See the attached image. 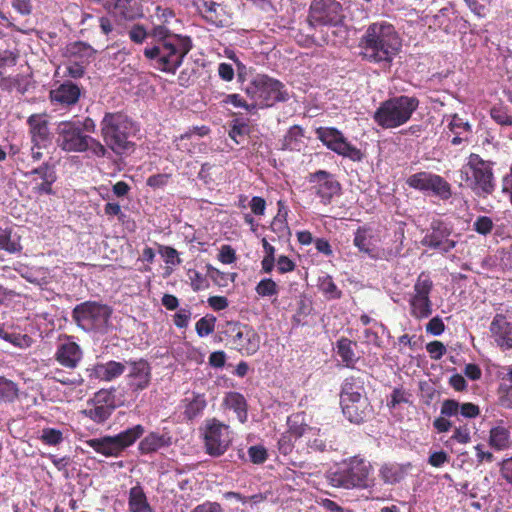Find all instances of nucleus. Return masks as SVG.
<instances>
[{"instance_id":"1","label":"nucleus","mask_w":512,"mask_h":512,"mask_svg":"<svg viewBox=\"0 0 512 512\" xmlns=\"http://www.w3.org/2000/svg\"><path fill=\"white\" fill-rule=\"evenodd\" d=\"M151 35L158 39V43L144 49L145 57L152 62L154 68L174 74L192 48L191 39L172 34L165 25L155 26Z\"/></svg>"},{"instance_id":"2","label":"nucleus","mask_w":512,"mask_h":512,"mask_svg":"<svg viewBox=\"0 0 512 512\" xmlns=\"http://www.w3.org/2000/svg\"><path fill=\"white\" fill-rule=\"evenodd\" d=\"M364 59L389 66L401 48V40L393 25L385 21L371 24L360 42Z\"/></svg>"},{"instance_id":"3","label":"nucleus","mask_w":512,"mask_h":512,"mask_svg":"<svg viewBox=\"0 0 512 512\" xmlns=\"http://www.w3.org/2000/svg\"><path fill=\"white\" fill-rule=\"evenodd\" d=\"M56 144L64 152L89 151L95 157L110 158L108 149L97 139L83 133L77 122L61 121L56 127Z\"/></svg>"},{"instance_id":"4","label":"nucleus","mask_w":512,"mask_h":512,"mask_svg":"<svg viewBox=\"0 0 512 512\" xmlns=\"http://www.w3.org/2000/svg\"><path fill=\"white\" fill-rule=\"evenodd\" d=\"M459 174L461 182L478 197L485 198L495 190L492 163L482 159L478 154L469 155Z\"/></svg>"},{"instance_id":"5","label":"nucleus","mask_w":512,"mask_h":512,"mask_svg":"<svg viewBox=\"0 0 512 512\" xmlns=\"http://www.w3.org/2000/svg\"><path fill=\"white\" fill-rule=\"evenodd\" d=\"M372 466L362 458L352 457L345 461L337 470L327 475L333 487L343 489L367 488L371 485L370 473Z\"/></svg>"},{"instance_id":"6","label":"nucleus","mask_w":512,"mask_h":512,"mask_svg":"<svg viewBox=\"0 0 512 512\" xmlns=\"http://www.w3.org/2000/svg\"><path fill=\"white\" fill-rule=\"evenodd\" d=\"M416 97L399 96L384 101L374 113L375 122L385 129L399 127L408 122L417 109Z\"/></svg>"},{"instance_id":"7","label":"nucleus","mask_w":512,"mask_h":512,"mask_svg":"<svg viewBox=\"0 0 512 512\" xmlns=\"http://www.w3.org/2000/svg\"><path fill=\"white\" fill-rule=\"evenodd\" d=\"M364 389L353 377L345 379L341 389V407L343 415L351 422L360 424L370 415L368 398Z\"/></svg>"},{"instance_id":"8","label":"nucleus","mask_w":512,"mask_h":512,"mask_svg":"<svg viewBox=\"0 0 512 512\" xmlns=\"http://www.w3.org/2000/svg\"><path fill=\"white\" fill-rule=\"evenodd\" d=\"M101 135L107 146L116 154H122L132 147L128 141L131 122L121 113H106L101 123Z\"/></svg>"},{"instance_id":"9","label":"nucleus","mask_w":512,"mask_h":512,"mask_svg":"<svg viewBox=\"0 0 512 512\" xmlns=\"http://www.w3.org/2000/svg\"><path fill=\"white\" fill-rule=\"evenodd\" d=\"M112 309L106 304L86 301L78 304L72 311V318L79 328L86 332L105 333Z\"/></svg>"},{"instance_id":"10","label":"nucleus","mask_w":512,"mask_h":512,"mask_svg":"<svg viewBox=\"0 0 512 512\" xmlns=\"http://www.w3.org/2000/svg\"><path fill=\"white\" fill-rule=\"evenodd\" d=\"M247 95L254 101L252 108L270 107L276 102L286 101L288 93L284 85L266 75H257L246 87Z\"/></svg>"},{"instance_id":"11","label":"nucleus","mask_w":512,"mask_h":512,"mask_svg":"<svg viewBox=\"0 0 512 512\" xmlns=\"http://www.w3.org/2000/svg\"><path fill=\"white\" fill-rule=\"evenodd\" d=\"M144 432V427L138 424L115 436L90 439L86 443L95 452L106 457H118L126 448L133 445L144 434Z\"/></svg>"},{"instance_id":"12","label":"nucleus","mask_w":512,"mask_h":512,"mask_svg":"<svg viewBox=\"0 0 512 512\" xmlns=\"http://www.w3.org/2000/svg\"><path fill=\"white\" fill-rule=\"evenodd\" d=\"M233 440L230 427L216 418L205 421L204 441L206 452L211 456L223 455Z\"/></svg>"},{"instance_id":"13","label":"nucleus","mask_w":512,"mask_h":512,"mask_svg":"<svg viewBox=\"0 0 512 512\" xmlns=\"http://www.w3.org/2000/svg\"><path fill=\"white\" fill-rule=\"evenodd\" d=\"M316 136L328 149L338 155L347 157L352 161L362 159L361 151L350 144L342 132L336 128L319 127L316 129Z\"/></svg>"},{"instance_id":"14","label":"nucleus","mask_w":512,"mask_h":512,"mask_svg":"<svg viewBox=\"0 0 512 512\" xmlns=\"http://www.w3.org/2000/svg\"><path fill=\"white\" fill-rule=\"evenodd\" d=\"M344 18L342 5L336 0H313L310 5V25L337 26Z\"/></svg>"},{"instance_id":"15","label":"nucleus","mask_w":512,"mask_h":512,"mask_svg":"<svg viewBox=\"0 0 512 512\" xmlns=\"http://www.w3.org/2000/svg\"><path fill=\"white\" fill-rule=\"evenodd\" d=\"M407 185L411 188L431 192L442 200H448L452 196L451 185L440 175L430 172H418L408 177Z\"/></svg>"},{"instance_id":"16","label":"nucleus","mask_w":512,"mask_h":512,"mask_svg":"<svg viewBox=\"0 0 512 512\" xmlns=\"http://www.w3.org/2000/svg\"><path fill=\"white\" fill-rule=\"evenodd\" d=\"M433 284L425 274H420L413 287L410 298L411 315L417 319L428 318L432 314V302L429 294Z\"/></svg>"},{"instance_id":"17","label":"nucleus","mask_w":512,"mask_h":512,"mask_svg":"<svg viewBox=\"0 0 512 512\" xmlns=\"http://www.w3.org/2000/svg\"><path fill=\"white\" fill-rule=\"evenodd\" d=\"M115 408L114 393L108 390H100L92 400V407L83 410V414L96 423H103L111 416Z\"/></svg>"},{"instance_id":"18","label":"nucleus","mask_w":512,"mask_h":512,"mask_svg":"<svg viewBox=\"0 0 512 512\" xmlns=\"http://www.w3.org/2000/svg\"><path fill=\"white\" fill-rule=\"evenodd\" d=\"M451 230L441 222L432 223V231L427 233L422 239L423 246H427L441 252H449L452 250L456 241L450 238Z\"/></svg>"},{"instance_id":"19","label":"nucleus","mask_w":512,"mask_h":512,"mask_svg":"<svg viewBox=\"0 0 512 512\" xmlns=\"http://www.w3.org/2000/svg\"><path fill=\"white\" fill-rule=\"evenodd\" d=\"M310 182L316 183V194L324 205H328L332 198L340 192L339 182L328 172L319 170L310 176Z\"/></svg>"},{"instance_id":"20","label":"nucleus","mask_w":512,"mask_h":512,"mask_svg":"<svg viewBox=\"0 0 512 512\" xmlns=\"http://www.w3.org/2000/svg\"><path fill=\"white\" fill-rule=\"evenodd\" d=\"M194 4L203 18L216 27H225L229 19L224 8L216 0H194Z\"/></svg>"},{"instance_id":"21","label":"nucleus","mask_w":512,"mask_h":512,"mask_svg":"<svg viewBox=\"0 0 512 512\" xmlns=\"http://www.w3.org/2000/svg\"><path fill=\"white\" fill-rule=\"evenodd\" d=\"M129 365L128 385L133 391L147 388L151 379V369L147 361L140 359L127 362Z\"/></svg>"},{"instance_id":"22","label":"nucleus","mask_w":512,"mask_h":512,"mask_svg":"<svg viewBox=\"0 0 512 512\" xmlns=\"http://www.w3.org/2000/svg\"><path fill=\"white\" fill-rule=\"evenodd\" d=\"M440 413L443 416L456 417L457 420L460 417L473 419L479 416L480 408L470 402L460 403L454 399H446L442 402Z\"/></svg>"},{"instance_id":"23","label":"nucleus","mask_w":512,"mask_h":512,"mask_svg":"<svg viewBox=\"0 0 512 512\" xmlns=\"http://www.w3.org/2000/svg\"><path fill=\"white\" fill-rule=\"evenodd\" d=\"M492 337L502 350L512 349V324L506 317L497 314L490 325Z\"/></svg>"},{"instance_id":"24","label":"nucleus","mask_w":512,"mask_h":512,"mask_svg":"<svg viewBox=\"0 0 512 512\" xmlns=\"http://www.w3.org/2000/svg\"><path fill=\"white\" fill-rule=\"evenodd\" d=\"M295 437H303L308 449L314 452H324L332 449V444L327 442L325 433L318 428L304 426L293 431Z\"/></svg>"},{"instance_id":"25","label":"nucleus","mask_w":512,"mask_h":512,"mask_svg":"<svg viewBox=\"0 0 512 512\" xmlns=\"http://www.w3.org/2000/svg\"><path fill=\"white\" fill-rule=\"evenodd\" d=\"M27 123L29 125L32 143L35 144V146H47L51 141V134L46 116L33 114L28 118Z\"/></svg>"},{"instance_id":"26","label":"nucleus","mask_w":512,"mask_h":512,"mask_svg":"<svg viewBox=\"0 0 512 512\" xmlns=\"http://www.w3.org/2000/svg\"><path fill=\"white\" fill-rule=\"evenodd\" d=\"M55 358L62 366L75 368L82 358V350L77 343L66 340L58 345Z\"/></svg>"},{"instance_id":"27","label":"nucleus","mask_w":512,"mask_h":512,"mask_svg":"<svg viewBox=\"0 0 512 512\" xmlns=\"http://www.w3.org/2000/svg\"><path fill=\"white\" fill-rule=\"evenodd\" d=\"M80 94L78 85L67 81L50 91V100L52 103L70 106L79 100Z\"/></svg>"},{"instance_id":"28","label":"nucleus","mask_w":512,"mask_h":512,"mask_svg":"<svg viewBox=\"0 0 512 512\" xmlns=\"http://www.w3.org/2000/svg\"><path fill=\"white\" fill-rule=\"evenodd\" d=\"M170 444L171 437L168 433L150 432L140 441L138 449L142 454H150Z\"/></svg>"},{"instance_id":"29","label":"nucleus","mask_w":512,"mask_h":512,"mask_svg":"<svg viewBox=\"0 0 512 512\" xmlns=\"http://www.w3.org/2000/svg\"><path fill=\"white\" fill-rule=\"evenodd\" d=\"M31 174L38 176V178L42 180L40 183H36L34 190L38 193H52L51 186L56 181V172L53 165L44 163L40 167L32 170Z\"/></svg>"},{"instance_id":"30","label":"nucleus","mask_w":512,"mask_h":512,"mask_svg":"<svg viewBox=\"0 0 512 512\" xmlns=\"http://www.w3.org/2000/svg\"><path fill=\"white\" fill-rule=\"evenodd\" d=\"M128 507L130 512H153V508L148 503L146 494L140 484L130 489Z\"/></svg>"},{"instance_id":"31","label":"nucleus","mask_w":512,"mask_h":512,"mask_svg":"<svg viewBox=\"0 0 512 512\" xmlns=\"http://www.w3.org/2000/svg\"><path fill=\"white\" fill-rule=\"evenodd\" d=\"M224 404L228 409H231L235 412L238 420L241 423L246 422L247 404L243 395L237 392H230L226 395L224 399Z\"/></svg>"},{"instance_id":"32","label":"nucleus","mask_w":512,"mask_h":512,"mask_svg":"<svg viewBox=\"0 0 512 512\" xmlns=\"http://www.w3.org/2000/svg\"><path fill=\"white\" fill-rule=\"evenodd\" d=\"M125 370V364L116 361H109L104 364L97 365L95 367V374L102 380L111 381L122 375Z\"/></svg>"},{"instance_id":"33","label":"nucleus","mask_w":512,"mask_h":512,"mask_svg":"<svg viewBox=\"0 0 512 512\" xmlns=\"http://www.w3.org/2000/svg\"><path fill=\"white\" fill-rule=\"evenodd\" d=\"M185 404V415L188 419H194L202 414L207 406L205 396L199 393H192L191 397H186Z\"/></svg>"},{"instance_id":"34","label":"nucleus","mask_w":512,"mask_h":512,"mask_svg":"<svg viewBox=\"0 0 512 512\" xmlns=\"http://www.w3.org/2000/svg\"><path fill=\"white\" fill-rule=\"evenodd\" d=\"M137 0H106L104 7L110 11H114L126 19L134 18V6Z\"/></svg>"},{"instance_id":"35","label":"nucleus","mask_w":512,"mask_h":512,"mask_svg":"<svg viewBox=\"0 0 512 512\" xmlns=\"http://www.w3.org/2000/svg\"><path fill=\"white\" fill-rule=\"evenodd\" d=\"M354 346H356V344L348 338H341L337 341V355L341 358L342 362L345 363L347 367L353 366L354 363L358 360V357L356 356V353L353 349Z\"/></svg>"},{"instance_id":"36","label":"nucleus","mask_w":512,"mask_h":512,"mask_svg":"<svg viewBox=\"0 0 512 512\" xmlns=\"http://www.w3.org/2000/svg\"><path fill=\"white\" fill-rule=\"evenodd\" d=\"M489 444L492 448L496 450H505L510 447V431L503 427L497 426L491 429Z\"/></svg>"},{"instance_id":"37","label":"nucleus","mask_w":512,"mask_h":512,"mask_svg":"<svg viewBox=\"0 0 512 512\" xmlns=\"http://www.w3.org/2000/svg\"><path fill=\"white\" fill-rule=\"evenodd\" d=\"M237 340L240 341L238 345L241 346V349L246 350L249 354L255 353L259 348V337L251 329L239 330L235 336V342Z\"/></svg>"},{"instance_id":"38","label":"nucleus","mask_w":512,"mask_h":512,"mask_svg":"<svg viewBox=\"0 0 512 512\" xmlns=\"http://www.w3.org/2000/svg\"><path fill=\"white\" fill-rule=\"evenodd\" d=\"M0 249L8 253L20 252L22 249L20 237L12 234L11 229L0 227Z\"/></svg>"},{"instance_id":"39","label":"nucleus","mask_w":512,"mask_h":512,"mask_svg":"<svg viewBox=\"0 0 512 512\" xmlns=\"http://www.w3.org/2000/svg\"><path fill=\"white\" fill-rule=\"evenodd\" d=\"M0 87L3 90L12 91L16 89L21 94H24L30 85L28 77L24 75H16L15 77H3L0 71Z\"/></svg>"},{"instance_id":"40","label":"nucleus","mask_w":512,"mask_h":512,"mask_svg":"<svg viewBox=\"0 0 512 512\" xmlns=\"http://www.w3.org/2000/svg\"><path fill=\"white\" fill-rule=\"evenodd\" d=\"M405 471L399 464H384L380 470L379 475L386 484H396L404 477Z\"/></svg>"},{"instance_id":"41","label":"nucleus","mask_w":512,"mask_h":512,"mask_svg":"<svg viewBox=\"0 0 512 512\" xmlns=\"http://www.w3.org/2000/svg\"><path fill=\"white\" fill-rule=\"evenodd\" d=\"M279 210L271 223V229L280 237L290 234L289 227L286 222L287 211L282 201H278Z\"/></svg>"},{"instance_id":"42","label":"nucleus","mask_w":512,"mask_h":512,"mask_svg":"<svg viewBox=\"0 0 512 512\" xmlns=\"http://www.w3.org/2000/svg\"><path fill=\"white\" fill-rule=\"evenodd\" d=\"M19 394L16 383L4 377H0V402L11 403Z\"/></svg>"},{"instance_id":"43","label":"nucleus","mask_w":512,"mask_h":512,"mask_svg":"<svg viewBox=\"0 0 512 512\" xmlns=\"http://www.w3.org/2000/svg\"><path fill=\"white\" fill-rule=\"evenodd\" d=\"M319 288L330 299H338L341 297V291L337 288L332 277L329 275L320 278Z\"/></svg>"},{"instance_id":"44","label":"nucleus","mask_w":512,"mask_h":512,"mask_svg":"<svg viewBox=\"0 0 512 512\" xmlns=\"http://www.w3.org/2000/svg\"><path fill=\"white\" fill-rule=\"evenodd\" d=\"M0 338L21 348L29 347L31 343V338L27 335L8 333L2 328H0Z\"/></svg>"},{"instance_id":"45","label":"nucleus","mask_w":512,"mask_h":512,"mask_svg":"<svg viewBox=\"0 0 512 512\" xmlns=\"http://www.w3.org/2000/svg\"><path fill=\"white\" fill-rule=\"evenodd\" d=\"M354 245L361 251L370 254L371 236L364 229H358L355 233Z\"/></svg>"},{"instance_id":"46","label":"nucleus","mask_w":512,"mask_h":512,"mask_svg":"<svg viewBox=\"0 0 512 512\" xmlns=\"http://www.w3.org/2000/svg\"><path fill=\"white\" fill-rule=\"evenodd\" d=\"M159 254L163 257L165 263L170 266L180 265L182 260L179 257V253L176 249L170 246H159Z\"/></svg>"},{"instance_id":"47","label":"nucleus","mask_w":512,"mask_h":512,"mask_svg":"<svg viewBox=\"0 0 512 512\" xmlns=\"http://www.w3.org/2000/svg\"><path fill=\"white\" fill-rule=\"evenodd\" d=\"M303 136V130L299 126H293L289 129L283 140V147L285 149H297V140Z\"/></svg>"},{"instance_id":"48","label":"nucleus","mask_w":512,"mask_h":512,"mask_svg":"<svg viewBox=\"0 0 512 512\" xmlns=\"http://www.w3.org/2000/svg\"><path fill=\"white\" fill-rule=\"evenodd\" d=\"M255 290L262 297L273 296L278 293L277 284L270 278L262 279L257 284Z\"/></svg>"},{"instance_id":"49","label":"nucleus","mask_w":512,"mask_h":512,"mask_svg":"<svg viewBox=\"0 0 512 512\" xmlns=\"http://www.w3.org/2000/svg\"><path fill=\"white\" fill-rule=\"evenodd\" d=\"M40 439L47 445L55 446L63 441V434L54 428H44Z\"/></svg>"},{"instance_id":"50","label":"nucleus","mask_w":512,"mask_h":512,"mask_svg":"<svg viewBox=\"0 0 512 512\" xmlns=\"http://www.w3.org/2000/svg\"><path fill=\"white\" fill-rule=\"evenodd\" d=\"M215 328V318L214 317H202L197 321L195 329L200 337H205L211 334Z\"/></svg>"},{"instance_id":"51","label":"nucleus","mask_w":512,"mask_h":512,"mask_svg":"<svg viewBox=\"0 0 512 512\" xmlns=\"http://www.w3.org/2000/svg\"><path fill=\"white\" fill-rule=\"evenodd\" d=\"M473 227L474 230L479 234L486 235L491 232L493 228V222L491 218L487 216H480L475 220Z\"/></svg>"},{"instance_id":"52","label":"nucleus","mask_w":512,"mask_h":512,"mask_svg":"<svg viewBox=\"0 0 512 512\" xmlns=\"http://www.w3.org/2000/svg\"><path fill=\"white\" fill-rule=\"evenodd\" d=\"M491 117L500 125H512V117L502 107L492 108Z\"/></svg>"},{"instance_id":"53","label":"nucleus","mask_w":512,"mask_h":512,"mask_svg":"<svg viewBox=\"0 0 512 512\" xmlns=\"http://www.w3.org/2000/svg\"><path fill=\"white\" fill-rule=\"evenodd\" d=\"M250 460L255 464L263 463L267 458V451L262 446H251L248 449Z\"/></svg>"},{"instance_id":"54","label":"nucleus","mask_w":512,"mask_h":512,"mask_svg":"<svg viewBox=\"0 0 512 512\" xmlns=\"http://www.w3.org/2000/svg\"><path fill=\"white\" fill-rule=\"evenodd\" d=\"M18 54L12 50L0 48V68L16 64Z\"/></svg>"},{"instance_id":"55","label":"nucleus","mask_w":512,"mask_h":512,"mask_svg":"<svg viewBox=\"0 0 512 512\" xmlns=\"http://www.w3.org/2000/svg\"><path fill=\"white\" fill-rule=\"evenodd\" d=\"M292 435H295L293 431L290 434H282L278 440V449L283 455H288L293 450Z\"/></svg>"},{"instance_id":"56","label":"nucleus","mask_w":512,"mask_h":512,"mask_svg":"<svg viewBox=\"0 0 512 512\" xmlns=\"http://www.w3.org/2000/svg\"><path fill=\"white\" fill-rule=\"evenodd\" d=\"M449 461V456L447 452L441 450V451H435L430 454L428 458V463L436 468L442 467L445 463Z\"/></svg>"},{"instance_id":"57","label":"nucleus","mask_w":512,"mask_h":512,"mask_svg":"<svg viewBox=\"0 0 512 512\" xmlns=\"http://www.w3.org/2000/svg\"><path fill=\"white\" fill-rule=\"evenodd\" d=\"M445 325L440 317L432 318L426 325V331L434 336H438L444 332Z\"/></svg>"},{"instance_id":"58","label":"nucleus","mask_w":512,"mask_h":512,"mask_svg":"<svg viewBox=\"0 0 512 512\" xmlns=\"http://www.w3.org/2000/svg\"><path fill=\"white\" fill-rule=\"evenodd\" d=\"M426 348L431 357L436 360L440 359L446 352L444 344L439 341H432L428 343Z\"/></svg>"},{"instance_id":"59","label":"nucleus","mask_w":512,"mask_h":512,"mask_svg":"<svg viewBox=\"0 0 512 512\" xmlns=\"http://www.w3.org/2000/svg\"><path fill=\"white\" fill-rule=\"evenodd\" d=\"M223 102L226 104H232L234 107L245 108L248 111L254 110V108H252V104L248 105L239 94H229L225 97Z\"/></svg>"},{"instance_id":"60","label":"nucleus","mask_w":512,"mask_h":512,"mask_svg":"<svg viewBox=\"0 0 512 512\" xmlns=\"http://www.w3.org/2000/svg\"><path fill=\"white\" fill-rule=\"evenodd\" d=\"M452 438L461 444L470 442V431L467 426H459L454 429Z\"/></svg>"},{"instance_id":"61","label":"nucleus","mask_w":512,"mask_h":512,"mask_svg":"<svg viewBox=\"0 0 512 512\" xmlns=\"http://www.w3.org/2000/svg\"><path fill=\"white\" fill-rule=\"evenodd\" d=\"M130 39L135 43H142L146 37L148 36V33L141 25H135L129 32Z\"/></svg>"},{"instance_id":"62","label":"nucleus","mask_w":512,"mask_h":512,"mask_svg":"<svg viewBox=\"0 0 512 512\" xmlns=\"http://www.w3.org/2000/svg\"><path fill=\"white\" fill-rule=\"evenodd\" d=\"M191 512H223V509L219 503L207 501L197 505Z\"/></svg>"},{"instance_id":"63","label":"nucleus","mask_w":512,"mask_h":512,"mask_svg":"<svg viewBox=\"0 0 512 512\" xmlns=\"http://www.w3.org/2000/svg\"><path fill=\"white\" fill-rule=\"evenodd\" d=\"M249 206L255 215H264L266 202L262 197L254 196L251 199Z\"/></svg>"},{"instance_id":"64","label":"nucleus","mask_w":512,"mask_h":512,"mask_svg":"<svg viewBox=\"0 0 512 512\" xmlns=\"http://www.w3.org/2000/svg\"><path fill=\"white\" fill-rule=\"evenodd\" d=\"M500 472L502 477L512 484V457L502 462Z\"/></svg>"}]
</instances>
